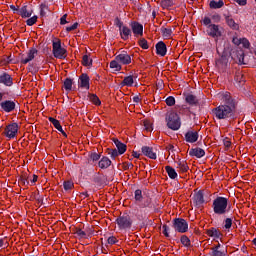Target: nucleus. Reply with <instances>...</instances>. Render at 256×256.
I'll return each mask as SVG.
<instances>
[{"label":"nucleus","instance_id":"1","mask_svg":"<svg viewBox=\"0 0 256 256\" xmlns=\"http://www.w3.org/2000/svg\"><path fill=\"white\" fill-rule=\"evenodd\" d=\"M219 99L224 104H221L212 110L214 117L219 120L233 119V117H235L237 105L235 104L233 97H231V93H220Z\"/></svg>","mask_w":256,"mask_h":256},{"label":"nucleus","instance_id":"2","mask_svg":"<svg viewBox=\"0 0 256 256\" xmlns=\"http://www.w3.org/2000/svg\"><path fill=\"white\" fill-rule=\"evenodd\" d=\"M131 55L127 52H122L115 56L114 60L110 62V69L114 72H119L123 69V65H131Z\"/></svg>","mask_w":256,"mask_h":256},{"label":"nucleus","instance_id":"3","mask_svg":"<svg viewBox=\"0 0 256 256\" xmlns=\"http://www.w3.org/2000/svg\"><path fill=\"white\" fill-rule=\"evenodd\" d=\"M212 209L215 215H226V213H229V199L218 196L213 200Z\"/></svg>","mask_w":256,"mask_h":256},{"label":"nucleus","instance_id":"4","mask_svg":"<svg viewBox=\"0 0 256 256\" xmlns=\"http://www.w3.org/2000/svg\"><path fill=\"white\" fill-rule=\"evenodd\" d=\"M166 123L169 129L172 131H179L181 129V118L179 114L175 112H168L166 115Z\"/></svg>","mask_w":256,"mask_h":256},{"label":"nucleus","instance_id":"5","mask_svg":"<svg viewBox=\"0 0 256 256\" xmlns=\"http://www.w3.org/2000/svg\"><path fill=\"white\" fill-rule=\"evenodd\" d=\"M52 53L56 59H65L67 50L61 46V40L55 39L52 42Z\"/></svg>","mask_w":256,"mask_h":256},{"label":"nucleus","instance_id":"6","mask_svg":"<svg viewBox=\"0 0 256 256\" xmlns=\"http://www.w3.org/2000/svg\"><path fill=\"white\" fill-rule=\"evenodd\" d=\"M116 223L121 230L131 229V225L133 224V222L131 221V216H129L128 214H123L119 216L116 219Z\"/></svg>","mask_w":256,"mask_h":256},{"label":"nucleus","instance_id":"7","mask_svg":"<svg viewBox=\"0 0 256 256\" xmlns=\"http://www.w3.org/2000/svg\"><path fill=\"white\" fill-rule=\"evenodd\" d=\"M174 229L175 231H178V233H187L189 229V224L185 219L176 218L174 220Z\"/></svg>","mask_w":256,"mask_h":256},{"label":"nucleus","instance_id":"8","mask_svg":"<svg viewBox=\"0 0 256 256\" xmlns=\"http://www.w3.org/2000/svg\"><path fill=\"white\" fill-rule=\"evenodd\" d=\"M18 131H19V124L18 123H12V124H9L8 126H6L5 131H4V135L8 139H15V137H17Z\"/></svg>","mask_w":256,"mask_h":256},{"label":"nucleus","instance_id":"9","mask_svg":"<svg viewBox=\"0 0 256 256\" xmlns=\"http://www.w3.org/2000/svg\"><path fill=\"white\" fill-rule=\"evenodd\" d=\"M206 33L214 39H219V37H221L222 35L221 27H219V25L217 24H210L209 26H207Z\"/></svg>","mask_w":256,"mask_h":256},{"label":"nucleus","instance_id":"10","mask_svg":"<svg viewBox=\"0 0 256 256\" xmlns=\"http://www.w3.org/2000/svg\"><path fill=\"white\" fill-rule=\"evenodd\" d=\"M192 200H193L195 207H198V208L203 207V203H205L203 191L199 190L198 192H195Z\"/></svg>","mask_w":256,"mask_h":256},{"label":"nucleus","instance_id":"11","mask_svg":"<svg viewBox=\"0 0 256 256\" xmlns=\"http://www.w3.org/2000/svg\"><path fill=\"white\" fill-rule=\"evenodd\" d=\"M37 56V49L31 48L26 56H23L21 58L22 65H27V63H30V61H33L35 57Z\"/></svg>","mask_w":256,"mask_h":256},{"label":"nucleus","instance_id":"12","mask_svg":"<svg viewBox=\"0 0 256 256\" xmlns=\"http://www.w3.org/2000/svg\"><path fill=\"white\" fill-rule=\"evenodd\" d=\"M89 81H90L89 75L82 74L78 79V86L81 89H86L87 91H89Z\"/></svg>","mask_w":256,"mask_h":256},{"label":"nucleus","instance_id":"13","mask_svg":"<svg viewBox=\"0 0 256 256\" xmlns=\"http://www.w3.org/2000/svg\"><path fill=\"white\" fill-rule=\"evenodd\" d=\"M199 139V132L195 130H190L185 134V140L187 143H196V141Z\"/></svg>","mask_w":256,"mask_h":256},{"label":"nucleus","instance_id":"14","mask_svg":"<svg viewBox=\"0 0 256 256\" xmlns=\"http://www.w3.org/2000/svg\"><path fill=\"white\" fill-rule=\"evenodd\" d=\"M131 29L135 37H142L143 35V26L138 22L131 23Z\"/></svg>","mask_w":256,"mask_h":256},{"label":"nucleus","instance_id":"15","mask_svg":"<svg viewBox=\"0 0 256 256\" xmlns=\"http://www.w3.org/2000/svg\"><path fill=\"white\" fill-rule=\"evenodd\" d=\"M156 53L160 57H165L167 55V45L163 41H160L156 44Z\"/></svg>","mask_w":256,"mask_h":256},{"label":"nucleus","instance_id":"16","mask_svg":"<svg viewBox=\"0 0 256 256\" xmlns=\"http://www.w3.org/2000/svg\"><path fill=\"white\" fill-rule=\"evenodd\" d=\"M0 105L3 111H5L6 113H11V111L15 109V103L11 100H6L4 102H1Z\"/></svg>","mask_w":256,"mask_h":256},{"label":"nucleus","instance_id":"17","mask_svg":"<svg viewBox=\"0 0 256 256\" xmlns=\"http://www.w3.org/2000/svg\"><path fill=\"white\" fill-rule=\"evenodd\" d=\"M0 83L6 87H11L13 85V78H11V75L3 73L0 75Z\"/></svg>","mask_w":256,"mask_h":256},{"label":"nucleus","instance_id":"18","mask_svg":"<svg viewBox=\"0 0 256 256\" xmlns=\"http://www.w3.org/2000/svg\"><path fill=\"white\" fill-rule=\"evenodd\" d=\"M190 157H196L197 159H201V157H205V150L202 148H192L189 151Z\"/></svg>","mask_w":256,"mask_h":256},{"label":"nucleus","instance_id":"19","mask_svg":"<svg viewBox=\"0 0 256 256\" xmlns=\"http://www.w3.org/2000/svg\"><path fill=\"white\" fill-rule=\"evenodd\" d=\"M142 153L146 157H149V159H157V154L155 152H153V148H151V147L143 146Z\"/></svg>","mask_w":256,"mask_h":256},{"label":"nucleus","instance_id":"20","mask_svg":"<svg viewBox=\"0 0 256 256\" xmlns=\"http://www.w3.org/2000/svg\"><path fill=\"white\" fill-rule=\"evenodd\" d=\"M120 36L123 41H127V39L131 37V28L123 26V28L120 29Z\"/></svg>","mask_w":256,"mask_h":256},{"label":"nucleus","instance_id":"21","mask_svg":"<svg viewBox=\"0 0 256 256\" xmlns=\"http://www.w3.org/2000/svg\"><path fill=\"white\" fill-rule=\"evenodd\" d=\"M114 145L117 147V151L119 152V155H123L125 151H127V145L119 141L118 139H114Z\"/></svg>","mask_w":256,"mask_h":256},{"label":"nucleus","instance_id":"22","mask_svg":"<svg viewBox=\"0 0 256 256\" xmlns=\"http://www.w3.org/2000/svg\"><path fill=\"white\" fill-rule=\"evenodd\" d=\"M100 169H109L111 167V160L108 157H102L98 162Z\"/></svg>","mask_w":256,"mask_h":256},{"label":"nucleus","instance_id":"23","mask_svg":"<svg viewBox=\"0 0 256 256\" xmlns=\"http://www.w3.org/2000/svg\"><path fill=\"white\" fill-rule=\"evenodd\" d=\"M133 83H135V78L133 76H126L121 82L122 87H133Z\"/></svg>","mask_w":256,"mask_h":256},{"label":"nucleus","instance_id":"24","mask_svg":"<svg viewBox=\"0 0 256 256\" xmlns=\"http://www.w3.org/2000/svg\"><path fill=\"white\" fill-rule=\"evenodd\" d=\"M176 167L179 169L182 173H187L189 171V166L187 165V162L183 160H178L176 162Z\"/></svg>","mask_w":256,"mask_h":256},{"label":"nucleus","instance_id":"25","mask_svg":"<svg viewBox=\"0 0 256 256\" xmlns=\"http://www.w3.org/2000/svg\"><path fill=\"white\" fill-rule=\"evenodd\" d=\"M19 15H21L23 18L31 17V15H33V10L29 9L27 6H23L19 10Z\"/></svg>","mask_w":256,"mask_h":256},{"label":"nucleus","instance_id":"26","mask_svg":"<svg viewBox=\"0 0 256 256\" xmlns=\"http://www.w3.org/2000/svg\"><path fill=\"white\" fill-rule=\"evenodd\" d=\"M185 101L188 105H197V103H199V100H197V97L193 94L186 95Z\"/></svg>","mask_w":256,"mask_h":256},{"label":"nucleus","instance_id":"27","mask_svg":"<svg viewBox=\"0 0 256 256\" xmlns=\"http://www.w3.org/2000/svg\"><path fill=\"white\" fill-rule=\"evenodd\" d=\"M165 171L170 179H177V171L171 166H166Z\"/></svg>","mask_w":256,"mask_h":256},{"label":"nucleus","instance_id":"28","mask_svg":"<svg viewBox=\"0 0 256 256\" xmlns=\"http://www.w3.org/2000/svg\"><path fill=\"white\" fill-rule=\"evenodd\" d=\"M208 237H214L215 239H219L221 237V232L215 228H211L207 230Z\"/></svg>","mask_w":256,"mask_h":256},{"label":"nucleus","instance_id":"29","mask_svg":"<svg viewBox=\"0 0 256 256\" xmlns=\"http://www.w3.org/2000/svg\"><path fill=\"white\" fill-rule=\"evenodd\" d=\"M224 5H225V3L223 2V0H219V1L212 0V1H210V9H221V7H223Z\"/></svg>","mask_w":256,"mask_h":256},{"label":"nucleus","instance_id":"30","mask_svg":"<svg viewBox=\"0 0 256 256\" xmlns=\"http://www.w3.org/2000/svg\"><path fill=\"white\" fill-rule=\"evenodd\" d=\"M226 23L231 29H239V24L235 23V20H233L231 17H226Z\"/></svg>","mask_w":256,"mask_h":256},{"label":"nucleus","instance_id":"31","mask_svg":"<svg viewBox=\"0 0 256 256\" xmlns=\"http://www.w3.org/2000/svg\"><path fill=\"white\" fill-rule=\"evenodd\" d=\"M162 35L164 39H171V35H173V30L171 28L162 29Z\"/></svg>","mask_w":256,"mask_h":256},{"label":"nucleus","instance_id":"32","mask_svg":"<svg viewBox=\"0 0 256 256\" xmlns=\"http://www.w3.org/2000/svg\"><path fill=\"white\" fill-rule=\"evenodd\" d=\"M134 199L135 201H137L138 203H141V201H143V191L141 190H136L134 192Z\"/></svg>","mask_w":256,"mask_h":256},{"label":"nucleus","instance_id":"33","mask_svg":"<svg viewBox=\"0 0 256 256\" xmlns=\"http://www.w3.org/2000/svg\"><path fill=\"white\" fill-rule=\"evenodd\" d=\"M89 99L91 101V103H93L94 105H101V100L99 99V97L95 94H91L89 96Z\"/></svg>","mask_w":256,"mask_h":256},{"label":"nucleus","instance_id":"34","mask_svg":"<svg viewBox=\"0 0 256 256\" xmlns=\"http://www.w3.org/2000/svg\"><path fill=\"white\" fill-rule=\"evenodd\" d=\"M180 241L182 243V245H184V247H190L191 246V240L189 239V237L183 235L180 238Z\"/></svg>","mask_w":256,"mask_h":256},{"label":"nucleus","instance_id":"35","mask_svg":"<svg viewBox=\"0 0 256 256\" xmlns=\"http://www.w3.org/2000/svg\"><path fill=\"white\" fill-rule=\"evenodd\" d=\"M72 88H73V81L71 79H69V78L66 79L64 81V89L66 91H71Z\"/></svg>","mask_w":256,"mask_h":256},{"label":"nucleus","instance_id":"36","mask_svg":"<svg viewBox=\"0 0 256 256\" xmlns=\"http://www.w3.org/2000/svg\"><path fill=\"white\" fill-rule=\"evenodd\" d=\"M50 123H52V125H54L55 129H61V122H59V120L53 118V117H49L48 118Z\"/></svg>","mask_w":256,"mask_h":256},{"label":"nucleus","instance_id":"37","mask_svg":"<svg viewBox=\"0 0 256 256\" xmlns=\"http://www.w3.org/2000/svg\"><path fill=\"white\" fill-rule=\"evenodd\" d=\"M90 159L89 161H92L93 163L99 161V159H101V155H99L97 152L91 153L89 155Z\"/></svg>","mask_w":256,"mask_h":256},{"label":"nucleus","instance_id":"38","mask_svg":"<svg viewBox=\"0 0 256 256\" xmlns=\"http://www.w3.org/2000/svg\"><path fill=\"white\" fill-rule=\"evenodd\" d=\"M63 187H64V191H71V189H73L74 187V184L71 181H65L63 183Z\"/></svg>","mask_w":256,"mask_h":256},{"label":"nucleus","instance_id":"39","mask_svg":"<svg viewBox=\"0 0 256 256\" xmlns=\"http://www.w3.org/2000/svg\"><path fill=\"white\" fill-rule=\"evenodd\" d=\"M48 9H49V7L46 4H41L40 5V15H41V17H45V15H47Z\"/></svg>","mask_w":256,"mask_h":256},{"label":"nucleus","instance_id":"40","mask_svg":"<svg viewBox=\"0 0 256 256\" xmlns=\"http://www.w3.org/2000/svg\"><path fill=\"white\" fill-rule=\"evenodd\" d=\"M210 255L211 256H227L224 252L217 250V248H212Z\"/></svg>","mask_w":256,"mask_h":256},{"label":"nucleus","instance_id":"41","mask_svg":"<svg viewBox=\"0 0 256 256\" xmlns=\"http://www.w3.org/2000/svg\"><path fill=\"white\" fill-rule=\"evenodd\" d=\"M233 225V219L226 218L224 221V229H230Z\"/></svg>","mask_w":256,"mask_h":256},{"label":"nucleus","instance_id":"42","mask_svg":"<svg viewBox=\"0 0 256 256\" xmlns=\"http://www.w3.org/2000/svg\"><path fill=\"white\" fill-rule=\"evenodd\" d=\"M108 155H110L112 159H115L119 156V152L117 151V149H110L108 150Z\"/></svg>","mask_w":256,"mask_h":256},{"label":"nucleus","instance_id":"43","mask_svg":"<svg viewBox=\"0 0 256 256\" xmlns=\"http://www.w3.org/2000/svg\"><path fill=\"white\" fill-rule=\"evenodd\" d=\"M166 105H168V107H173V105H175V97L169 96L166 98Z\"/></svg>","mask_w":256,"mask_h":256},{"label":"nucleus","instance_id":"44","mask_svg":"<svg viewBox=\"0 0 256 256\" xmlns=\"http://www.w3.org/2000/svg\"><path fill=\"white\" fill-rule=\"evenodd\" d=\"M27 25L29 27H33V25H35V23H37V16H33L31 18H29L27 21H26Z\"/></svg>","mask_w":256,"mask_h":256},{"label":"nucleus","instance_id":"45","mask_svg":"<svg viewBox=\"0 0 256 256\" xmlns=\"http://www.w3.org/2000/svg\"><path fill=\"white\" fill-rule=\"evenodd\" d=\"M107 243H108V245H115L116 243H119V240L115 236H110L107 239Z\"/></svg>","mask_w":256,"mask_h":256},{"label":"nucleus","instance_id":"46","mask_svg":"<svg viewBox=\"0 0 256 256\" xmlns=\"http://www.w3.org/2000/svg\"><path fill=\"white\" fill-rule=\"evenodd\" d=\"M82 63L85 65V67H89V65H91V59H89V56L84 55L82 58Z\"/></svg>","mask_w":256,"mask_h":256},{"label":"nucleus","instance_id":"47","mask_svg":"<svg viewBox=\"0 0 256 256\" xmlns=\"http://www.w3.org/2000/svg\"><path fill=\"white\" fill-rule=\"evenodd\" d=\"M139 46L142 48V49H149V44L147 43V40L145 39H141L139 41Z\"/></svg>","mask_w":256,"mask_h":256},{"label":"nucleus","instance_id":"48","mask_svg":"<svg viewBox=\"0 0 256 256\" xmlns=\"http://www.w3.org/2000/svg\"><path fill=\"white\" fill-rule=\"evenodd\" d=\"M241 45L245 48V49H249L251 43H249V40L247 38H242L241 40Z\"/></svg>","mask_w":256,"mask_h":256},{"label":"nucleus","instance_id":"49","mask_svg":"<svg viewBox=\"0 0 256 256\" xmlns=\"http://www.w3.org/2000/svg\"><path fill=\"white\" fill-rule=\"evenodd\" d=\"M76 235L78 237H81L82 239L87 237V233H85V231H83L82 229H77L76 230Z\"/></svg>","mask_w":256,"mask_h":256},{"label":"nucleus","instance_id":"50","mask_svg":"<svg viewBox=\"0 0 256 256\" xmlns=\"http://www.w3.org/2000/svg\"><path fill=\"white\" fill-rule=\"evenodd\" d=\"M77 27H79V23L76 22L72 26L66 27V31H68V32L75 31V29H77Z\"/></svg>","mask_w":256,"mask_h":256},{"label":"nucleus","instance_id":"51","mask_svg":"<svg viewBox=\"0 0 256 256\" xmlns=\"http://www.w3.org/2000/svg\"><path fill=\"white\" fill-rule=\"evenodd\" d=\"M144 127L147 131H153V127L151 126V122L144 121Z\"/></svg>","mask_w":256,"mask_h":256},{"label":"nucleus","instance_id":"52","mask_svg":"<svg viewBox=\"0 0 256 256\" xmlns=\"http://www.w3.org/2000/svg\"><path fill=\"white\" fill-rule=\"evenodd\" d=\"M162 229H163V235H165V237H169V226L163 225Z\"/></svg>","mask_w":256,"mask_h":256},{"label":"nucleus","instance_id":"53","mask_svg":"<svg viewBox=\"0 0 256 256\" xmlns=\"http://www.w3.org/2000/svg\"><path fill=\"white\" fill-rule=\"evenodd\" d=\"M243 38H239V37H234L232 39V43H234V45H241V41H242Z\"/></svg>","mask_w":256,"mask_h":256},{"label":"nucleus","instance_id":"54","mask_svg":"<svg viewBox=\"0 0 256 256\" xmlns=\"http://www.w3.org/2000/svg\"><path fill=\"white\" fill-rule=\"evenodd\" d=\"M60 25H67V14H64L60 19Z\"/></svg>","mask_w":256,"mask_h":256},{"label":"nucleus","instance_id":"55","mask_svg":"<svg viewBox=\"0 0 256 256\" xmlns=\"http://www.w3.org/2000/svg\"><path fill=\"white\" fill-rule=\"evenodd\" d=\"M203 25H207L209 27V25H211V18L209 17H204L203 19Z\"/></svg>","mask_w":256,"mask_h":256},{"label":"nucleus","instance_id":"56","mask_svg":"<svg viewBox=\"0 0 256 256\" xmlns=\"http://www.w3.org/2000/svg\"><path fill=\"white\" fill-rule=\"evenodd\" d=\"M116 26H118L119 31H121V29H123V27H125V25H123V22H121V20H119V19L116 20Z\"/></svg>","mask_w":256,"mask_h":256},{"label":"nucleus","instance_id":"57","mask_svg":"<svg viewBox=\"0 0 256 256\" xmlns=\"http://www.w3.org/2000/svg\"><path fill=\"white\" fill-rule=\"evenodd\" d=\"M212 19L213 21H216V23H219L221 21V16L219 14H214Z\"/></svg>","mask_w":256,"mask_h":256},{"label":"nucleus","instance_id":"58","mask_svg":"<svg viewBox=\"0 0 256 256\" xmlns=\"http://www.w3.org/2000/svg\"><path fill=\"white\" fill-rule=\"evenodd\" d=\"M37 179H39V177L37 175H33V178L30 180L32 185H35V183H37Z\"/></svg>","mask_w":256,"mask_h":256},{"label":"nucleus","instance_id":"59","mask_svg":"<svg viewBox=\"0 0 256 256\" xmlns=\"http://www.w3.org/2000/svg\"><path fill=\"white\" fill-rule=\"evenodd\" d=\"M57 131H59V133H61L63 137H67V133L65 132V130H63V126H60V129H58Z\"/></svg>","mask_w":256,"mask_h":256},{"label":"nucleus","instance_id":"60","mask_svg":"<svg viewBox=\"0 0 256 256\" xmlns=\"http://www.w3.org/2000/svg\"><path fill=\"white\" fill-rule=\"evenodd\" d=\"M239 5H247V0H234Z\"/></svg>","mask_w":256,"mask_h":256},{"label":"nucleus","instance_id":"61","mask_svg":"<svg viewBox=\"0 0 256 256\" xmlns=\"http://www.w3.org/2000/svg\"><path fill=\"white\" fill-rule=\"evenodd\" d=\"M167 151H173L175 149V146H173L172 144H169L167 147H166Z\"/></svg>","mask_w":256,"mask_h":256},{"label":"nucleus","instance_id":"62","mask_svg":"<svg viewBox=\"0 0 256 256\" xmlns=\"http://www.w3.org/2000/svg\"><path fill=\"white\" fill-rule=\"evenodd\" d=\"M132 155L133 157H135V159H139V157H141V154H139V152H133Z\"/></svg>","mask_w":256,"mask_h":256},{"label":"nucleus","instance_id":"63","mask_svg":"<svg viewBox=\"0 0 256 256\" xmlns=\"http://www.w3.org/2000/svg\"><path fill=\"white\" fill-rule=\"evenodd\" d=\"M243 53L240 54L239 63L240 65H243Z\"/></svg>","mask_w":256,"mask_h":256},{"label":"nucleus","instance_id":"64","mask_svg":"<svg viewBox=\"0 0 256 256\" xmlns=\"http://www.w3.org/2000/svg\"><path fill=\"white\" fill-rule=\"evenodd\" d=\"M225 147H231V142L229 140H226L224 142Z\"/></svg>","mask_w":256,"mask_h":256}]
</instances>
